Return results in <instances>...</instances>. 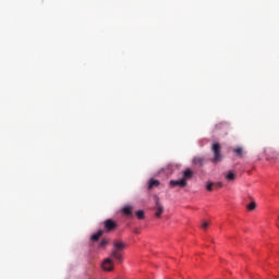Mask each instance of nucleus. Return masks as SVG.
<instances>
[{
    "instance_id": "nucleus-1",
    "label": "nucleus",
    "mask_w": 279,
    "mask_h": 279,
    "mask_svg": "<svg viewBox=\"0 0 279 279\" xmlns=\"http://www.w3.org/2000/svg\"><path fill=\"white\" fill-rule=\"evenodd\" d=\"M125 248L126 243H124L123 241H114L110 256L119 264H122L124 260L123 252Z\"/></svg>"
},
{
    "instance_id": "nucleus-2",
    "label": "nucleus",
    "mask_w": 279,
    "mask_h": 279,
    "mask_svg": "<svg viewBox=\"0 0 279 279\" xmlns=\"http://www.w3.org/2000/svg\"><path fill=\"white\" fill-rule=\"evenodd\" d=\"M211 151L214 154V158L211 159V162L218 163V162L222 161L223 155L221 154L220 143H213Z\"/></svg>"
},
{
    "instance_id": "nucleus-3",
    "label": "nucleus",
    "mask_w": 279,
    "mask_h": 279,
    "mask_svg": "<svg viewBox=\"0 0 279 279\" xmlns=\"http://www.w3.org/2000/svg\"><path fill=\"white\" fill-rule=\"evenodd\" d=\"M101 269L107 272H111L114 270V262L111 257L104 259L101 263Z\"/></svg>"
},
{
    "instance_id": "nucleus-4",
    "label": "nucleus",
    "mask_w": 279,
    "mask_h": 279,
    "mask_svg": "<svg viewBox=\"0 0 279 279\" xmlns=\"http://www.w3.org/2000/svg\"><path fill=\"white\" fill-rule=\"evenodd\" d=\"M118 228V223L112 219L104 221V229L106 232H111Z\"/></svg>"
},
{
    "instance_id": "nucleus-5",
    "label": "nucleus",
    "mask_w": 279,
    "mask_h": 279,
    "mask_svg": "<svg viewBox=\"0 0 279 279\" xmlns=\"http://www.w3.org/2000/svg\"><path fill=\"white\" fill-rule=\"evenodd\" d=\"M154 209L156 210L155 213V217L160 218L162 216V214L165 213V207L163 205L160 203V201H155V207Z\"/></svg>"
},
{
    "instance_id": "nucleus-6",
    "label": "nucleus",
    "mask_w": 279,
    "mask_h": 279,
    "mask_svg": "<svg viewBox=\"0 0 279 279\" xmlns=\"http://www.w3.org/2000/svg\"><path fill=\"white\" fill-rule=\"evenodd\" d=\"M169 184L172 186V187H175V186H180L181 189H184L187 186V182H185V180H183L182 178L180 180H171L169 182Z\"/></svg>"
},
{
    "instance_id": "nucleus-7",
    "label": "nucleus",
    "mask_w": 279,
    "mask_h": 279,
    "mask_svg": "<svg viewBox=\"0 0 279 279\" xmlns=\"http://www.w3.org/2000/svg\"><path fill=\"white\" fill-rule=\"evenodd\" d=\"M193 177L194 172L192 171V169H186L183 171L182 180H184V182H187L189 180L193 179Z\"/></svg>"
},
{
    "instance_id": "nucleus-8",
    "label": "nucleus",
    "mask_w": 279,
    "mask_h": 279,
    "mask_svg": "<svg viewBox=\"0 0 279 279\" xmlns=\"http://www.w3.org/2000/svg\"><path fill=\"white\" fill-rule=\"evenodd\" d=\"M227 181H234L236 179V173L234 171H228L225 175Z\"/></svg>"
},
{
    "instance_id": "nucleus-9",
    "label": "nucleus",
    "mask_w": 279,
    "mask_h": 279,
    "mask_svg": "<svg viewBox=\"0 0 279 279\" xmlns=\"http://www.w3.org/2000/svg\"><path fill=\"white\" fill-rule=\"evenodd\" d=\"M204 162H205V158H204V157H195V158L193 159V163H194L195 166L202 167V166H204Z\"/></svg>"
},
{
    "instance_id": "nucleus-10",
    "label": "nucleus",
    "mask_w": 279,
    "mask_h": 279,
    "mask_svg": "<svg viewBox=\"0 0 279 279\" xmlns=\"http://www.w3.org/2000/svg\"><path fill=\"white\" fill-rule=\"evenodd\" d=\"M159 185H160V181L159 180L151 179L148 182V190H151V189H154L156 186H159Z\"/></svg>"
},
{
    "instance_id": "nucleus-11",
    "label": "nucleus",
    "mask_w": 279,
    "mask_h": 279,
    "mask_svg": "<svg viewBox=\"0 0 279 279\" xmlns=\"http://www.w3.org/2000/svg\"><path fill=\"white\" fill-rule=\"evenodd\" d=\"M122 213L125 215V216H132L133 214V207L132 206H124L122 208Z\"/></svg>"
},
{
    "instance_id": "nucleus-12",
    "label": "nucleus",
    "mask_w": 279,
    "mask_h": 279,
    "mask_svg": "<svg viewBox=\"0 0 279 279\" xmlns=\"http://www.w3.org/2000/svg\"><path fill=\"white\" fill-rule=\"evenodd\" d=\"M102 234H104V231H98L97 233L90 236V240L98 241L102 236Z\"/></svg>"
},
{
    "instance_id": "nucleus-13",
    "label": "nucleus",
    "mask_w": 279,
    "mask_h": 279,
    "mask_svg": "<svg viewBox=\"0 0 279 279\" xmlns=\"http://www.w3.org/2000/svg\"><path fill=\"white\" fill-rule=\"evenodd\" d=\"M136 217L140 219V220H143L145 219V211L144 210H137L135 213Z\"/></svg>"
},
{
    "instance_id": "nucleus-14",
    "label": "nucleus",
    "mask_w": 279,
    "mask_h": 279,
    "mask_svg": "<svg viewBox=\"0 0 279 279\" xmlns=\"http://www.w3.org/2000/svg\"><path fill=\"white\" fill-rule=\"evenodd\" d=\"M233 151L235 153V155H236L238 157H243L244 150H243L242 147H238V148H235Z\"/></svg>"
},
{
    "instance_id": "nucleus-15",
    "label": "nucleus",
    "mask_w": 279,
    "mask_h": 279,
    "mask_svg": "<svg viewBox=\"0 0 279 279\" xmlns=\"http://www.w3.org/2000/svg\"><path fill=\"white\" fill-rule=\"evenodd\" d=\"M247 210H255L257 208V203L256 202H252L251 204H248L246 206Z\"/></svg>"
},
{
    "instance_id": "nucleus-16",
    "label": "nucleus",
    "mask_w": 279,
    "mask_h": 279,
    "mask_svg": "<svg viewBox=\"0 0 279 279\" xmlns=\"http://www.w3.org/2000/svg\"><path fill=\"white\" fill-rule=\"evenodd\" d=\"M109 244L108 239H102L99 243V247L105 248Z\"/></svg>"
},
{
    "instance_id": "nucleus-17",
    "label": "nucleus",
    "mask_w": 279,
    "mask_h": 279,
    "mask_svg": "<svg viewBox=\"0 0 279 279\" xmlns=\"http://www.w3.org/2000/svg\"><path fill=\"white\" fill-rule=\"evenodd\" d=\"M214 185H215V183L209 182V183L206 185V190L209 191V192H213V191H214V189H213Z\"/></svg>"
},
{
    "instance_id": "nucleus-18",
    "label": "nucleus",
    "mask_w": 279,
    "mask_h": 279,
    "mask_svg": "<svg viewBox=\"0 0 279 279\" xmlns=\"http://www.w3.org/2000/svg\"><path fill=\"white\" fill-rule=\"evenodd\" d=\"M208 228H209V222L204 221V222L202 223V229L207 230Z\"/></svg>"
},
{
    "instance_id": "nucleus-19",
    "label": "nucleus",
    "mask_w": 279,
    "mask_h": 279,
    "mask_svg": "<svg viewBox=\"0 0 279 279\" xmlns=\"http://www.w3.org/2000/svg\"><path fill=\"white\" fill-rule=\"evenodd\" d=\"M214 185L217 186V187H222L223 186L222 183H214Z\"/></svg>"
}]
</instances>
